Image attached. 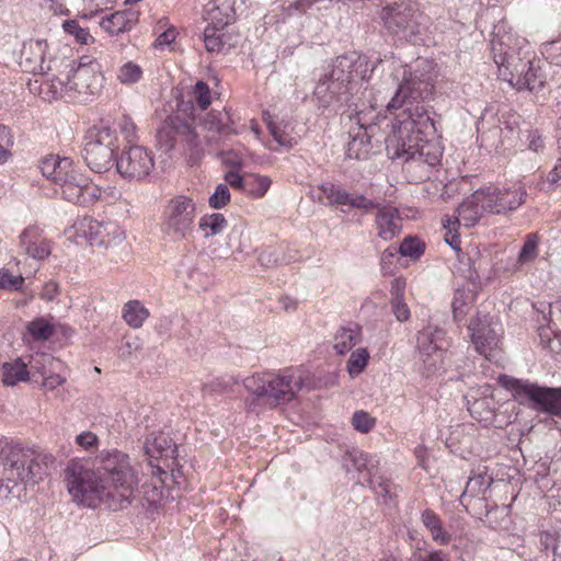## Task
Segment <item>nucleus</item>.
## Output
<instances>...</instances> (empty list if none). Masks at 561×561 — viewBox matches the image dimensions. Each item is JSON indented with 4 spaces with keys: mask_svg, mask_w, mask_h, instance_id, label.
<instances>
[{
    "mask_svg": "<svg viewBox=\"0 0 561 561\" xmlns=\"http://www.w3.org/2000/svg\"><path fill=\"white\" fill-rule=\"evenodd\" d=\"M379 16L390 34L402 35L411 43L419 41L422 14L412 2L402 1L387 5L382 8Z\"/></svg>",
    "mask_w": 561,
    "mask_h": 561,
    "instance_id": "nucleus-11",
    "label": "nucleus"
},
{
    "mask_svg": "<svg viewBox=\"0 0 561 561\" xmlns=\"http://www.w3.org/2000/svg\"><path fill=\"white\" fill-rule=\"evenodd\" d=\"M369 353L367 348H357L347 360V370L351 376L359 375L367 366Z\"/></svg>",
    "mask_w": 561,
    "mask_h": 561,
    "instance_id": "nucleus-45",
    "label": "nucleus"
},
{
    "mask_svg": "<svg viewBox=\"0 0 561 561\" xmlns=\"http://www.w3.org/2000/svg\"><path fill=\"white\" fill-rule=\"evenodd\" d=\"M559 541V537L556 534L543 531L540 534V548L541 552H545L549 558V551L556 550V542Z\"/></svg>",
    "mask_w": 561,
    "mask_h": 561,
    "instance_id": "nucleus-63",
    "label": "nucleus"
},
{
    "mask_svg": "<svg viewBox=\"0 0 561 561\" xmlns=\"http://www.w3.org/2000/svg\"><path fill=\"white\" fill-rule=\"evenodd\" d=\"M319 190L327 198L329 206H346L350 192L343 188L342 185L324 182L319 186Z\"/></svg>",
    "mask_w": 561,
    "mask_h": 561,
    "instance_id": "nucleus-36",
    "label": "nucleus"
},
{
    "mask_svg": "<svg viewBox=\"0 0 561 561\" xmlns=\"http://www.w3.org/2000/svg\"><path fill=\"white\" fill-rule=\"evenodd\" d=\"M55 184L61 187L64 198L76 205L88 206L101 197V190L75 167L72 159Z\"/></svg>",
    "mask_w": 561,
    "mask_h": 561,
    "instance_id": "nucleus-14",
    "label": "nucleus"
},
{
    "mask_svg": "<svg viewBox=\"0 0 561 561\" xmlns=\"http://www.w3.org/2000/svg\"><path fill=\"white\" fill-rule=\"evenodd\" d=\"M358 328H341L334 336V350L337 354L344 355L358 342Z\"/></svg>",
    "mask_w": 561,
    "mask_h": 561,
    "instance_id": "nucleus-38",
    "label": "nucleus"
},
{
    "mask_svg": "<svg viewBox=\"0 0 561 561\" xmlns=\"http://www.w3.org/2000/svg\"><path fill=\"white\" fill-rule=\"evenodd\" d=\"M195 130L192 124L179 115H168L157 131L158 142L165 150H171L176 141H195Z\"/></svg>",
    "mask_w": 561,
    "mask_h": 561,
    "instance_id": "nucleus-16",
    "label": "nucleus"
},
{
    "mask_svg": "<svg viewBox=\"0 0 561 561\" xmlns=\"http://www.w3.org/2000/svg\"><path fill=\"white\" fill-rule=\"evenodd\" d=\"M499 381L513 398L538 413L561 417V387L540 386L527 379L501 375Z\"/></svg>",
    "mask_w": 561,
    "mask_h": 561,
    "instance_id": "nucleus-6",
    "label": "nucleus"
},
{
    "mask_svg": "<svg viewBox=\"0 0 561 561\" xmlns=\"http://www.w3.org/2000/svg\"><path fill=\"white\" fill-rule=\"evenodd\" d=\"M492 479H488L484 474H476L473 477H470L465 491L462 493V496H478L479 494H483L491 485Z\"/></svg>",
    "mask_w": 561,
    "mask_h": 561,
    "instance_id": "nucleus-44",
    "label": "nucleus"
},
{
    "mask_svg": "<svg viewBox=\"0 0 561 561\" xmlns=\"http://www.w3.org/2000/svg\"><path fill=\"white\" fill-rule=\"evenodd\" d=\"M70 165V158L49 154L41 160L39 169L42 174L51 180L54 183L57 182L66 168Z\"/></svg>",
    "mask_w": 561,
    "mask_h": 561,
    "instance_id": "nucleus-33",
    "label": "nucleus"
},
{
    "mask_svg": "<svg viewBox=\"0 0 561 561\" xmlns=\"http://www.w3.org/2000/svg\"><path fill=\"white\" fill-rule=\"evenodd\" d=\"M236 0H211L204 7L207 25L225 28L236 19Z\"/></svg>",
    "mask_w": 561,
    "mask_h": 561,
    "instance_id": "nucleus-22",
    "label": "nucleus"
},
{
    "mask_svg": "<svg viewBox=\"0 0 561 561\" xmlns=\"http://www.w3.org/2000/svg\"><path fill=\"white\" fill-rule=\"evenodd\" d=\"M350 141L346 147V156L350 159L363 160L369 156L371 150L370 136L367 128L359 126L350 133Z\"/></svg>",
    "mask_w": 561,
    "mask_h": 561,
    "instance_id": "nucleus-29",
    "label": "nucleus"
},
{
    "mask_svg": "<svg viewBox=\"0 0 561 561\" xmlns=\"http://www.w3.org/2000/svg\"><path fill=\"white\" fill-rule=\"evenodd\" d=\"M398 253L399 252L394 247H389L382 252L380 257V266L383 274L392 273L393 260Z\"/></svg>",
    "mask_w": 561,
    "mask_h": 561,
    "instance_id": "nucleus-62",
    "label": "nucleus"
},
{
    "mask_svg": "<svg viewBox=\"0 0 561 561\" xmlns=\"http://www.w3.org/2000/svg\"><path fill=\"white\" fill-rule=\"evenodd\" d=\"M376 210L375 225L378 229V237L385 241L397 237L402 227L398 209L390 205L380 204Z\"/></svg>",
    "mask_w": 561,
    "mask_h": 561,
    "instance_id": "nucleus-23",
    "label": "nucleus"
},
{
    "mask_svg": "<svg viewBox=\"0 0 561 561\" xmlns=\"http://www.w3.org/2000/svg\"><path fill=\"white\" fill-rule=\"evenodd\" d=\"M537 248H538L537 236L528 234L526 237L524 245L522 247V249L519 251L518 261L520 263H526V262L534 260L538 254Z\"/></svg>",
    "mask_w": 561,
    "mask_h": 561,
    "instance_id": "nucleus-54",
    "label": "nucleus"
},
{
    "mask_svg": "<svg viewBox=\"0 0 561 561\" xmlns=\"http://www.w3.org/2000/svg\"><path fill=\"white\" fill-rule=\"evenodd\" d=\"M222 28L207 25L204 30V44L208 51H221L226 46V34Z\"/></svg>",
    "mask_w": 561,
    "mask_h": 561,
    "instance_id": "nucleus-41",
    "label": "nucleus"
},
{
    "mask_svg": "<svg viewBox=\"0 0 561 561\" xmlns=\"http://www.w3.org/2000/svg\"><path fill=\"white\" fill-rule=\"evenodd\" d=\"M242 382L250 393L245 405L248 410L252 411L261 404L275 408L288 403L302 386L301 378L295 379L287 370L280 375L264 374L247 377Z\"/></svg>",
    "mask_w": 561,
    "mask_h": 561,
    "instance_id": "nucleus-5",
    "label": "nucleus"
},
{
    "mask_svg": "<svg viewBox=\"0 0 561 561\" xmlns=\"http://www.w3.org/2000/svg\"><path fill=\"white\" fill-rule=\"evenodd\" d=\"M290 124L282 119L277 123L275 128H273L270 134L273 136L274 140L277 141L280 146L284 147H293L296 144L295 138L289 133Z\"/></svg>",
    "mask_w": 561,
    "mask_h": 561,
    "instance_id": "nucleus-49",
    "label": "nucleus"
},
{
    "mask_svg": "<svg viewBox=\"0 0 561 561\" xmlns=\"http://www.w3.org/2000/svg\"><path fill=\"white\" fill-rule=\"evenodd\" d=\"M69 94H96L103 82L102 72H70Z\"/></svg>",
    "mask_w": 561,
    "mask_h": 561,
    "instance_id": "nucleus-26",
    "label": "nucleus"
},
{
    "mask_svg": "<svg viewBox=\"0 0 561 561\" xmlns=\"http://www.w3.org/2000/svg\"><path fill=\"white\" fill-rule=\"evenodd\" d=\"M369 67L375 70L377 65H370L367 57L356 50L337 56L332 64V70H368Z\"/></svg>",
    "mask_w": 561,
    "mask_h": 561,
    "instance_id": "nucleus-31",
    "label": "nucleus"
},
{
    "mask_svg": "<svg viewBox=\"0 0 561 561\" xmlns=\"http://www.w3.org/2000/svg\"><path fill=\"white\" fill-rule=\"evenodd\" d=\"M118 148L116 130L111 128L108 119L102 118L87 130L83 138L82 157L93 172L103 173L113 165Z\"/></svg>",
    "mask_w": 561,
    "mask_h": 561,
    "instance_id": "nucleus-7",
    "label": "nucleus"
},
{
    "mask_svg": "<svg viewBox=\"0 0 561 561\" xmlns=\"http://www.w3.org/2000/svg\"><path fill=\"white\" fill-rule=\"evenodd\" d=\"M173 115H179L181 118L188 121L193 125L196 119V107L193 100L180 101L178 103L176 112Z\"/></svg>",
    "mask_w": 561,
    "mask_h": 561,
    "instance_id": "nucleus-58",
    "label": "nucleus"
},
{
    "mask_svg": "<svg viewBox=\"0 0 561 561\" xmlns=\"http://www.w3.org/2000/svg\"><path fill=\"white\" fill-rule=\"evenodd\" d=\"M148 317L149 311L140 301L129 300L125 304L123 309V319L129 327L134 329L140 328Z\"/></svg>",
    "mask_w": 561,
    "mask_h": 561,
    "instance_id": "nucleus-34",
    "label": "nucleus"
},
{
    "mask_svg": "<svg viewBox=\"0 0 561 561\" xmlns=\"http://www.w3.org/2000/svg\"><path fill=\"white\" fill-rule=\"evenodd\" d=\"M369 488L379 496L387 497L390 495V483L382 478H369L367 480Z\"/></svg>",
    "mask_w": 561,
    "mask_h": 561,
    "instance_id": "nucleus-61",
    "label": "nucleus"
},
{
    "mask_svg": "<svg viewBox=\"0 0 561 561\" xmlns=\"http://www.w3.org/2000/svg\"><path fill=\"white\" fill-rule=\"evenodd\" d=\"M34 83L30 82L31 91H38L44 100H55L69 93L70 72H32Z\"/></svg>",
    "mask_w": 561,
    "mask_h": 561,
    "instance_id": "nucleus-17",
    "label": "nucleus"
},
{
    "mask_svg": "<svg viewBox=\"0 0 561 561\" xmlns=\"http://www.w3.org/2000/svg\"><path fill=\"white\" fill-rule=\"evenodd\" d=\"M45 474L34 450L19 443L0 440V496L21 499L28 485L38 483Z\"/></svg>",
    "mask_w": 561,
    "mask_h": 561,
    "instance_id": "nucleus-2",
    "label": "nucleus"
},
{
    "mask_svg": "<svg viewBox=\"0 0 561 561\" xmlns=\"http://www.w3.org/2000/svg\"><path fill=\"white\" fill-rule=\"evenodd\" d=\"M436 134L434 119L424 107L410 112L407 118L393 124L392 133L386 138V151L390 159H401L409 182L430 180L440 163L443 148L427 137Z\"/></svg>",
    "mask_w": 561,
    "mask_h": 561,
    "instance_id": "nucleus-1",
    "label": "nucleus"
},
{
    "mask_svg": "<svg viewBox=\"0 0 561 561\" xmlns=\"http://www.w3.org/2000/svg\"><path fill=\"white\" fill-rule=\"evenodd\" d=\"M194 93L199 110L205 111L211 103L209 87L205 82L198 81L195 84Z\"/></svg>",
    "mask_w": 561,
    "mask_h": 561,
    "instance_id": "nucleus-57",
    "label": "nucleus"
},
{
    "mask_svg": "<svg viewBox=\"0 0 561 561\" xmlns=\"http://www.w3.org/2000/svg\"><path fill=\"white\" fill-rule=\"evenodd\" d=\"M391 308L398 321L403 322L410 318V309L403 299L391 301Z\"/></svg>",
    "mask_w": 561,
    "mask_h": 561,
    "instance_id": "nucleus-64",
    "label": "nucleus"
},
{
    "mask_svg": "<svg viewBox=\"0 0 561 561\" xmlns=\"http://www.w3.org/2000/svg\"><path fill=\"white\" fill-rule=\"evenodd\" d=\"M397 250L401 256L417 261L424 253L425 244L421 239L409 236L402 240Z\"/></svg>",
    "mask_w": 561,
    "mask_h": 561,
    "instance_id": "nucleus-40",
    "label": "nucleus"
},
{
    "mask_svg": "<svg viewBox=\"0 0 561 561\" xmlns=\"http://www.w3.org/2000/svg\"><path fill=\"white\" fill-rule=\"evenodd\" d=\"M28 379V370L22 359L18 358L13 363L3 364V383L14 386L20 381Z\"/></svg>",
    "mask_w": 561,
    "mask_h": 561,
    "instance_id": "nucleus-37",
    "label": "nucleus"
},
{
    "mask_svg": "<svg viewBox=\"0 0 561 561\" xmlns=\"http://www.w3.org/2000/svg\"><path fill=\"white\" fill-rule=\"evenodd\" d=\"M526 192L523 187L504 188L485 187L480 188L472 195V201L462 204L461 211L469 210V204L480 205L481 209L492 214H504L517 209L525 199Z\"/></svg>",
    "mask_w": 561,
    "mask_h": 561,
    "instance_id": "nucleus-12",
    "label": "nucleus"
},
{
    "mask_svg": "<svg viewBox=\"0 0 561 561\" xmlns=\"http://www.w3.org/2000/svg\"><path fill=\"white\" fill-rule=\"evenodd\" d=\"M501 79L518 91L539 92L546 84L543 72H500Z\"/></svg>",
    "mask_w": 561,
    "mask_h": 561,
    "instance_id": "nucleus-25",
    "label": "nucleus"
},
{
    "mask_svg": "<svg viewBox=\"0 0 561 561\" xmlns=\"http://www.w3.org/2000/svg\"><path fill=\"white\" fill-rule=\"evenodd\" d=\"M62 27L64 31L67 34L72 35L79 44L87 45L90 42H93V37L89 33L88 28L81 27L76 20L65 21Z\"/></svg>",
    "mask_w": 561,
    "mask_h": 561,
    "instance_id": "nucleus-47",
    "label": "nucleus"
},
{
    "mask_svg": "<svg viewBox=\"0 0 561 561\" xmlns=\"http://www.w3.org/2000/svg\"><path fill=\"white\" fill-rule=\"evenodd\" d=\"M84 236L91 245L110 247L124 239V231L113 221H99L90 219L84 229Z\"/></svg>",
    "mask_w": 561,
    "mask_h": 561,
    "instance_id": "nucleus-18",
    "label": "nucleus"
},
{
    "mask_svg": "<svg viewBox=\"0 0 561 561\" xmlns=\"http://www.w3.org/2000/svg\"><path fill=\"white\" fill-rule=\"evenodd\" d=\"M233 121L229 112L215 111L206 113L199 117V125L208 131H215L220 136L236 135L237 130L233 128Z\"/></svg>",
    "mask_w": 561,
    "mask_h": 561,
    "instance_id": "nucleus-27",
    "label": "nucleus"
},
{
    "mask_svg": "<svg viewBox=\"0 0 561 561\" xmlns=\"http://www.w3.org/2000/svg\"><path fill=\"white\" fill-rule=\"evenodd\" d=\"M518 117L512 116L503 122V126H494L486 131H481L482 141L489 142L486 146L499 149L514 146L515 140L519 137Z\"/></svg>",
    "mask_w": 561,
    "mask_h": 561,
    "instance_id": "nucleus-20",
    "label": "nucleus"
},
{
    "mask_svg": "<svg viewBox=\"0 0 561 561\" xmlns=\"http://www.w3.org/2000/svg\"><path fill=\"white\" fill-rule=\"evenodd\" d=\"M472 304V296L465 289H456L451 302L454 319L457 322L463 320Z\"/></svg>",
    "mask_w": 561,
    "mask_h": 561,
    "instance_id": "nucleus-39",
    "label": "nucleus"
},
{
    "mask_svg": "<svg viewBox=\"0 0 561 561\" xmlns=\"http://www.w3.org/2000/svg\"><path fill=\"white\" fill-rule=\"evenodd\" d=\"M380 203L375 202L364 194H348V199L346 206L351 208L362 210L363 214H369L370 211L377 209Z\"/></svg>",
    "mask_w": 561,
    "mask_h": 561,
    "instance_id": "nucleus-48",
    "label": "nucleus"
},
{
    "mask_svg": "<svg viewBox=\"0 0 561 561\" xmlns=\"http://www.w3.org/2000/svg\"><path fill=\"white\" fill-rule=\"evenodd\" d=\"M115 162L119 175L129 181L146 179L154 167L152 151L138 145L125 148Z\"/></svg>",
    "mask_w": 561,
    "mask_h": 561,
    "instance_id": "nucleus-15",
    "label": "nucleus"
},
{
    "mask_svg": "<svg viewBox=\"0 0 561 561\" xmlns=\"http://www.w3.org/2000/svg\"><path fill=\"white\" fill-rule=\"evenodd\" d=\"M76 444L87 451L98 449L99 438L92 432H82L76 436Z\"/></svg>",
    "mask_w": 561,
    "mask_h": 561,
    "instance_id": "nucleus-59",
    "label": "nucleus"
},
{
    "mask_svg": "<svg viewBox=\"0 0 561 561\" xmlns=\"http://www.w3.org/2000/svg\"><path fill=\"white\" fill-rule=\"evenodd\" d=\"M468 331L476 351L479 354L486 356L496 345L497 334L494 329L491 328L488 316L472 319L468 325Z\"/></svg>",
    "mask_w": 561,
    "mask_h": 561,
    "instance_id": "nucleus-19",
    "label": "nucleus"
},
{
    "mask_svg": "<svg viewBox=\"0 0 561 561\" xmlns=\"http://www.w3.org/2000/svg\"><path fill=\"white\" fill-rule=\"evenodd\" d=\"M542 55L545 57L543 60L541 59L543 68L546 64L561 67V39L548 43L542 50Z\"/></svg>",
    "mask_w": 561,
    "mask_h": 561,
    "instance_id": "nucleus-51",
    "label": "nucleus"
},
{
    "mask_svg": "<svg viewBox=\"0 0 561 561\" xmlns=\"http://www.w3.org/2000/svg\"><path fill=\"white\" fill-rule=\"evenodd\" d=\"M24 284L22 275L14 276L9 270H0V289L20 290Z\"/></svg>",
    "mask_w": 561,
    "mask_h": 561,
    "instance_id": "nucleus-53",
    "label": "nucleus"
},
{
    "mask_svg": "<svg viewBox=\"0 0 561 561\" xmlns=\"http://www.w3.org/2000/svg\"><path fill=\"white\" fill-rule=\"evenodd\" d=\"M98 470L106 493L105 507L116 512L127 508L135 499L139 479L127 454L117 450H102L98 456Z\"/></svg>",
    "mask_w": 561,
    "mask_h": 561,
    "instance_id": "nucleus-3",
    "label": "nucleus"
},
{
    "mask_svg": "<svg viewBox=\"0 0 561 561\" xmlns=\"http://www.w3.org/2000/svg\"><path fill=\"white\" fill-rule=\"evenodd\" d=\"M196 204L191 197L178 195L171 198L163 211L161 231L171 241H182L193 231Z\"/></svg>",
    "mask_w": 561,
    "mask_h": 561,
    "instance_id": "nucleus-10",
    "label": "nucleus"
},
{
    "mask_svg": "<svg viewBox=\"0 0 561 561\" xmlns=\"http://www.w3.org/2000/svg\"><path fill=\"white\" fill-rule=\"evenodd\" d=\"M272 181L266 175L252 174L248 179L245 193L252 197L261 198L268 191Z\"/></svg>",
    "mask_w": 561,
    "mask_h": 561,
    "instance_id": "nucleus-42",
    "label": "nucleus"
},
{
    "mask_svg": "<svg viewBox=\"0 0 561 561\" xmlns=\"http://www.w3.org/2000/svg\"><path fill=\"white\" fill-rule=\"evenodd\" d=\"M446 332L438 327L427 325L417 337L421 352L431 355L433 352L446 350L448 342L445 339Z\"/></svg>",
    "mask_w": 561,
    "mask_h": 561,
    "instance_id": "nucleus-28",
    "label": "nucleus"
},
{
    "mask_svg": "<svg viewBox=\"0 0 561 561\" xmlns=\"http://www.w3.org/2000/svg\"><path fill=\"white\" fill-rule=\"evenodd\" d=\"M351 80L345 72L323 73L313 91V96L319 108H332L339 111L344 106H351Z\"/></svg>",
    "mask_w": 561,
    "mask_h": 561,
    "instance_id": "nucleus-13",
    "label": "nucleus"
},
{
    "mask_svg": "<svg viewBox=\"0 0 561 561\" xmlns=\"http://www.w3.org/2000/svg\"><path fill=\"white\" fill-rule=\"evenodd\" d=\"M352 424L360 433H368L375 426V419L360 410L353 414Z\"/></svg>",
    "mask_w": 561,
    "mask_h": 561,
    "instance_id": "nucleus-56",
    "label": "nucleus"
},
{
    "mask_svg": "<svg viewBox=\"0 0 561 561\" xmlns=\"http://www.w3.org/2000/svg\"><path fill=\"white\" fill-rule=\"evenodd\" d=\"M231 194L227 184H218L215 192L210 195L208 204L214 209H221L230 202Z\"/></svg>",
    "mask_w": 561,
    "mask_h": 561,
    "instance_id": "nucleus-52",
    "label": "nucleus"
},
{
    "mask_svg": "<svg viewBox=\"0 0 561 561\" xmlns=\"http://www.w3.org/2000/svg\"><path fill=\"white\" fill-rule=\"evenodd\" d=\"M224 180L227 185H230L232 188L242 191L245 193L248 179H244L240 173L236 171H228L224 175Z\"/></svg>",
    "mask_w": 561,
    "mask_h": 561,
    "instance_id": "nucleus-60",
    "label": "nucleus"
},
{
    "mask_svg": "<svg viewBox=\"0 0 561 561\" xmlns=\"http://www.w3.org/2000/svg\"><path fill=\"white\" fill-rule=\"evenodd\" d=\"M144 449L146 455L154 459H172L178 458V446L168 435L160 433L151 434L146 438Z\"/></svg>",
    "mask_w": 561,
    "mask_h": 561,
    "instance_id": "nucleus-24",
    "label": "nucleus"
},
{
    "mask_svg": "<svg viewBox=\"0 0 561 561\" xmlns=\"http://www.w3.org/2000/svg\"><path fill=\"white\" fill-rule=\"evenodd\" d=\"M343 466L347 472L352 470L362 472L368 469L367 455L358 449L348 450L343 457Z\"/></svg>",
    "mask_w": 561,
    "mask_h": 561,
    "instance_id": "nucleus-43",
    "label": "nucleus"
},
{
    "mask_svg": "<svg viewBox=\"0 0 561 561\" xmlns=\"http://www.w3.org/2000/svg\"><path fill=\"white\" fill-rule=\"evenodd\" d=\"M27 331L35 340L43 341L49 340L55 332L54 327L42 318L31 321Z\"/></svg>",
    "mask_w": 561,
    "mask_h": 561,
    "instance_id": "nucleus-46",
    "label": "nucleus"
},
{
    "mask_svg": "<svg viewBox=\"0 0 561 561\" xmlns=\"http://www.w3.org/2000/svg\"><path fill=\"white\" fill-rule=\"evenodd\" d=\"M405 76L398 87L393 98L387 105L388 110H398L407 106L404 111L397 117V123L400 119L407 118L410 112H414L419 106L424 107L430 115L428 106L424 104L430 100L434 93V81L430 72H404Z\"/></svg>",
    "mask_w": 561,
    "mask_h": 561,
    "instance_id": "nucleus-9",
    "label": "nucleus"
},
{
    "mask_svg": "<svg viewBox=\"0 0 561 561\" xmlns=\"http://www.w3.org/2000/svg\"><path fill=\"white\" fill-rule=\"evenodd\" d=\"M226 227L227 220L225 216L219 213L206 214L198 222V228L204 233L205 238L221 233Z\"/></svg>",
    "mask_w": 561,
    "mask_h": 561,
    "instance_id": "nucleus-35",
    "label": "nucleus"
},
{
    "mask_svg": "<svg viewBox=\"0 0 561 561\" xmlns=\"http://www.w3.org/2000/svg\"><path fill=\"white\" fill-rule=\"evenodd\" d=\"M491 55L499 69L506 70H542L541 59L531 49L529 42L504 22L494 26L490 41Z\"/></svg>",
    "mask_w": 561,
    "mask_h": 561,
    "instance_id": "nucleus-4",
    "label": "nucleus"
},
{
    "mask_svg": "<svg viewBox=\"0 0 561 561\" xmlns=\"http://www.w3.org/2000/svg\"><path fill=\"white\" fill-rule=\"evenodd\" d=\"M421 522L431 533L434 541L439 542L440 545H446L449 542L450 535L444 531L442 520L433 510H424L421 514Z\"/></svg>",
    "mask_w": 561,
    "mask_h": 561,
    "instance_id": "nucleus-32",
    "label": "nucleus"
},
{
    "mask_svg": "<svg viewBox=\"0 0 561 561\" xmlns=\"http://www.w3.org/2000/svg\"><path fill=\"white\" fill-rule=\"evenodd\" d=\"M67 489L73 501L87 507L105 506L108 491L100 476L79 460H70L65 469Z\"/></svg>",
    "mask_w": 561,
    "mask_h": 561,
    "instance_id": "nucleus-8",
    "label": "nucleus"
},
{
    "mask_svg": "<svg viewBox=\"0 0 561 561\" xmlns=\"http://www.w3.org/2000/svg\"><path fill=\"white\" fill-rule=\"evenodd\" d=\"M20 247L30 257L39 261L48 257L51 252L48 240L37 226H28L21 232Z\"/></svg>",
    "mask_w": 561,
    "mask_h": 561,
    "instance_id": "nucleus-21",
    "label": "nucleus"
},
{
    "mask_svg": "<svg viewBox=\"0 0 561 561\" xmlns=\"http://www.w3.org/2000/svg\"><path fill=\"white\" fill-rule=\"evenodd\" d=\"M134 22V13L128 11H116L103 16L100 21V26L113 36L129 31Z\"/></svg>",
    "mask_w": 561,
    "mask_h": 561,
    "instance_id": "nucleus-30",
    "label": "nucleus"
},
{
    "mask_svg": "<svg viewBox=\"0 0 561 561\" xmlns=\"http://www.w3.org/2000/svg\"><path fill=\"white\" fill-rule=\"evenodd\" d=\"M410 561H450V558L443 550H419L412 553Z\"/></svg>",
    "mask_w": 561,
    "mask_h": 561,
    "instance_id": "nucleus-55",
    "label": "nucleus"
},
{
    "mask_svg": "<svg viewBox=\"0 0 561 561\" xmlns=\"http://www.w3.org/2000/svg\"><path fill=\"white\" fill-rule=\"evenodd\" d=\"M239 379L234 376H224L218 377L211 380L208 383L203 386L204 393H213V392H224L232 388L233 385H237Z\"/></svg>",
    "mask_w": 561,
    "mask_h": 561,
    "instance_id": "nucleus-50",
    "label": "nucleus"
}]
</instances>
